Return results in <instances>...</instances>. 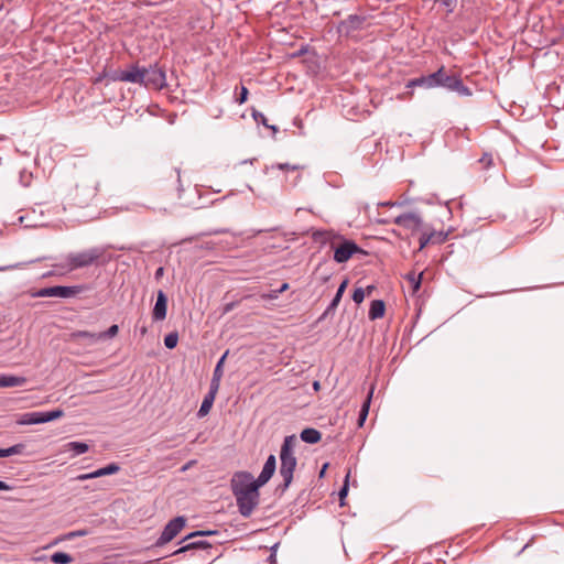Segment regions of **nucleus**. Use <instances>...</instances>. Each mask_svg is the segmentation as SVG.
<instances>
[{
    "label": "nucleus",
    "mask_w": 564,
    "mask_h": 564,
    "mask_svg": "<svg viewBox=\"0 0 564 564\" xmlns=\"http://www.w3.org/2000/svg\"><path fill=\"white\" fill-rule=\"evenodd\" d=\"M258 481L249 471H237L230 479V489L236 498L239 513L249 518L260 502Z\"/></svg>",
    "instance_id": "obj_1"
},
{
    "label": "nucleus",
    "mask_w": 564,
    "mask_h": 564,
    "mask_svg": "<svg viewBox=\"0 0 564 564\" xmlns=\"http://www.w3.org/2000/svg\"><path fill=\"white\" fill-rule=\"evenodd\" d=\"M294 445L295 436L290 435L284 438L281 446L279 473L283 479V484H281L279 488L282 491H285L290 487L293 480V473L297 464L296 457L294 455Z\"/></svg>",
    "instance_id": "obj_2"
},
{
    "label": "nucleus",
    "mask_w": 564,
    "mask_h": 564,
    "mask_svg": "<svg viewBox=\"0 0 564 564\" xmlns=\"http://www.w3.org/2000/svg\"><path fill=\"white\" fill-rule=\"evenodd\" d=\"M431 88L444 87L451 91H456L459 96H470L471 90L464 85L463 80L456 75H448L442 66L436 72L429 75Z\"/></svg>",
    "instance_id": "obj_3"
},
{
    "label": "nucleus",
    "mask_w": 564,
    "mask_h": 564,
    "mask_svg": "<svg viewBox=\"0 0 564 564\" xmlns=\"http://www.w3.org/2000/svg\"><path fill=\"white\" fill-rule=\"evenodd\" d=\"M108 250V247L97 246L80 252H72L66 257L68 270H77L89 267L102 259Z\"/></svg>",
    "instance_id": "obj_4"
},
{
    "label": "nucleus",
    "mask_w": 564,
    "mask_h": 564,
    "mask_svg": "<svg viewBox=\"0 0 564 564\" xmlns=\"http://www.w3.org/2000/svg\"><path fill=\"white\" fill-rule=\"evenodd\" d=\"M332 249L334 250V260L337 263L347 262L356 253H364V250L355 241L346 239L344 236L343 239H338Z\"/></svg>",
    "instance_id": "obj_5"
},
{
    "label": "nucleus",
    "mask_w": 564,
    "mask_h": 564,
    "mask_svg": "<svg viewBox=\"0 0 564 564\" xmlns=\"http://www.w3.org/2000/svg\"><path fill=\"white\" fill-rule=\"evenodd\" d=\"M85 288L83 285H55L40 289L35 292L34 296L36 297H62L69 299L77 294H79Z\"/></svg>",
    "instance_id": "obj_6"
},
{
    "label": "nucleus",
    "mask_w": 564,
    "mask_h": 564,
    "mask_svg": "<svg viewBox=\"0 0 564 564\" xmlns=\"http://www.w3.org/2000/svg\"><path fill=\"white\" fill-rule=\"evenodd\" d=\"M142 85L147 88L161 90L166 86L165 72L156 64L149 68L143 67V80Z\"/></svg>",
    "instance_id": "obj_7"
},
{
    "label": "nucleus",
    "mask_w": 564,
    "mask_h": 564,
    "mask_svg": "<svg viewBox=\"0 0 564 564\" xmlns=\"http://www.w3.org/2000/svg\"><path fill=\"white\" fill-rule=\"evenodd\" d=\"M185 523H186V519L182 516H178V517L170 520L165 524L155 545L162 546V545L169 543L170 541H172L181 532V530L185 527Z\"/></svg>",
    "instance_id": "obj_8"
},
{
    "label": "nucleus",
    "mask_w": 564,
    "mask_h": 564,
    "mask_svg": "<svg viewBox=\"0 0 564 564\" xmlns=\"http://www.w3.org/2000/svg\"><path fill=\"white\" fill-rule=\"evenodd\" d=\"M393 223L405 229L415 231L419 230L422 225V218L416 213H405L397 216Z\"/></svg>",
    "instance_id": "obj_9"
},
{
    "label": "nucleus",
    "mask_w": 564,
    "mask_h": 564,
    "mask_svg": "<svg viewBox=\"0 0 564 564\" xmlns=\"http://www.w3.org/2000/svg\"><path fill=\"white\" fill-rule=\"evenodd\" d=\"M312 238L322 246L329 245L330 248H334L338 239H343V236L335 230H315L312 234Z\"/></svg>",
    "instance_id": "obj_10"
},
{
    "label": "nucleus",
    "mask_w": 564,
    "mask_h": 564,
    "mask_svg": "<svg viewBox=\"0 0 564 564\" xmlns=\"http://www.w3.org/2000/svg\"><path fill=\"white\" fill-rule=\"evenodd\" d=\"M365 18L358 14H350L347 19L343 20L338 25V32L349 35L354 31L361 29Z\"/></svg>",
    "instance_id": "obj_11"
},
{
    "label": "nucleus",
    "mask_w": 564,
    "mask_h": 564,
    "mask_svg": "<svg viewBox=\"0 0 564 564\" xmlns=\"http://www.w3.org/2000/svg\"><path fill=\"white\" fill-rule=\"evenodd\" d=\"M64 415V411L55 409L52 411H33L31 412V420L33 424H43L54 420H57Z\"/></svg>",
    "instance_id": "obj_12"
},
{
    "label": "nucleus",
    "mask_w": 564,
    "mask_h": 564,
    "mask_svg": "<svg viewBox=\"0 0 564 564\" xmlns=\"http://www.w3.org/2000/svg\"><path fill=\"white\" fill-rule=\"evenodd\" d=\"M167 312V296L162 291L159 290L156 294V302L154 304L153 311H152V318L155 322H160L165 319Z\"/></svg>",
    "instance_id": "obj_13"
},
{
    "label": "nucleus",
    "mask_w": 564,
    "mask_h": 564,
    "mask_svg": "<svg viewBox=\"0 0 564 564\" xmlns=\"http://www.w3.org/2000/svg\"><path fill=\"white\" fill-rule=\"evenodd\" d=\"M275 469H276V458L274 455L271 454L267 458L260 475L256 479L258 481V486H264L271 479Z\"/></svg>",
    "instance_id": "obj_14"
},
{
    "label": "nucleus",
    "mask_w": 564,
    "mask_h": 564,
    "mask_svg": "<svg viewBox=\"0 0 564 564\" xmlns=\"http://www.w3.org/2000/svg\"><path fill=\"white\" fill-rule=\"evenodd\" d=\"M118 79L121 82L142 85L143 68H140L138 66H132L130 69L121 70L120 74L118 75Z\"/></svg>",
    "instance_id": "obj_15"
},
{
    "label": "nucleus",
    "mask_w": 564,
    "mask_h": 564,
    "mask_svg": "<svg viewBox=\"0 0 564 564\" xmlns=\"http://www.w3.org/2000/svg\"><path fill=\"white\" fill-rule=\"evenodd\" d=\"M26 383V378L8 373L0 375V388L22 387Z\"/></svg>",
    "instance_id": "obj_16"
},
{
    "label": "nucleus",
    "mask_w": 564,
    "mask_h": 564,
    "mask_svg": "<svg viewBox=\"0 0 564 564\" xmlns=\"http://www.w3.org/2000/svg\"><path fill=\"white\" fill-rule=\"evenodd\" d=\"M348 285V280L345 279L338 286L337 289V292L335 294V296L333 297L332 302L329 303V305L327 306V308L325 310L324 312V316L330 314L332 312H334L336 310V307L338 306L339 302L341 301V297L346 291V288Z\"/></svg>",
    "instance_id": "obj_17"
},
{
    "label": "nucleus",
    "mask_w": 564,
    "mask_h": 564,
    "mask_svg": "<svg viewBox=\"0 0 564 564\" xmlns=\"http://www.w3.org/2000/svg\"><path fill=\"white\" fill-rule=\"evenodd\" d=\"M73 340L85 339L89 345H94L101 340L100 333H91L88 330H76L70 334Z\"/></svg>",
    "instance_id": "obj_18"
},
{
    "label": "nucleus",
    "mask_w": 564,
    "mask_h": 564,
    "mask_svg": "<svg viewBox=\"0 0 564 564\" xmlns=\"http://www.w3.org/2000/svg\"><path fill=\"white\" fill-rule=\"evenodd\" d=\"M210 547H212V544L209 542H207L205 540H197V541H193V542H189V543L181 546L180 549L174 551L172 553V555H178L181 553H184V552H187L191 550H207Z\"/></svg>",
    "instance_id": "obj_19"
},
{
    "label": "nucleus",
    "mask_w": 564,
    "mask_h": 564,
    "mask_svg": "<svg viewBox=\"0 0 564 564\" xmlns=\"http://www.w3.org/2000/svg\"><path fill=\"white\" fill-rule=\"evenodd\" d=\"M386 305L382 300H373L370 304L368 316L371 321L381 318L384 315Z\"/></svg>",
    "instance_id": "obj_20"
},
{
    "label": "nucleus",
    "mask_w": 564,
    "mask_h": 564,
    "mask_svg": "<svg viewBox=\"0 0 564 564\" xmlns=\"http://www.w3.org/2000/svg\"><path fill=\"white\" fill-rule=\"evenodd\" d=\"M301 440L307 444H316L321 441L322 434L319 431L313 427L304 429L301 432Z\"/></svg>",
    "instance_id": "obj_21"
},
{
    "label": "nucleus",
    "mask_w": 564,
    "mask_h": 564,
    "mask_svg": "<svg viewBox=\"0 0 564 564\" xmlns=\"http://www.w3.org/2000/svg\"><path fill=\"white\" fill-rule=\"evenodd\" d=\"M214 401H215V397H213L212 393H207L203 399L200 408L198 409L197 416L198 417L206 416L208 414V412L210 411V409L214 404Z\"/></svg>",
    "instance_id": "obj_22"
},
{
    "label": "nucleus",
    "mask_w": 564,
    "mask_h": 564,
    "mask_svg": "<svg viewBox=\"0 0 564 564\" xmlns=\"http://www.w3.org/2000/svg\"><path fill=\"white\" fill-rule=\"evenodd\" d=\"M25 445L22 443L14 444L8 448H0V458L13 455H20L24 452Z\"/></svg>",
    "instance_id": "obj_23"
},
{
    "label": "nucleus",
    "mask_w": 564,
    "mask_h": 564,
    "mask_svg": "<svg viewBox=\"0 0 564 564\" xmlns=\"http://www.w3.org/2000/svg\"><path fill=\"white\" fill-rule=\"evenodd\" d=\"M67 447L75 456L82 455L88 451V444L84 442H69Z\"/></svg>",
    "instance_id": "obj_24"
},
{
    "label": "nucleus",
    "mask_w": 564,
    "mask_h": 564,
    "mask_svg": "<svg viewBox=\"0 0 564 564\" xmlns=\"http://www.w3.org/2000/svg\"><path fill=\"white\" fill-rule=\"evenodd\" d=\"M422 276H423L422 272L419 274H416L415 272H410L406 274L405 278L410 282L413 292H416L420 290L421 283H422Z\"/></svg>",
    "instance_id": "obj_25"
},
{
    "label": "nucleus",
    "mask_w": 564,
    "mask_h": 564,
    "mask_svg": "<svg viewBox=\"0 0 564 564\" xmlns=\"http://www.w3.org/2000/svg\"><path fill=\"white\" fill-rule=\"evenodd\" d=\"M51 561L55 564H69L73 557L65 552H55L51 555Z\"/></svg>",
    "instance_id": "obj_26"
},
{
    "label": "nucleus",
    "mask_w": 564,
    "mask_h": 564,
    "mask_svg": "<svg viewBox=\"0 0 564 564\" xmlns=\"http://www.w3.org/2000/svg\"><path fill=\"white\" fill-rule=\"evenodd\" d=\"M273 169H278V170H281V171H286V172H290V171H299L301 169L300 165H295V164H290V163H276V164H272L271 166H265V170L264 172L268 173L269 170H273Z\"/></svg>",
    "instance_id": "obj_27"
},
{
    "label": "nucleus",
    "mask_w": 564,
    "mask_h": 564,
    "mask_svg": "<svg viewBox=\"0 0 564 564\" xmlns=\"http://www.w3.org/2000/svg\"><path fill=\"white\" fill-rule=\"evenodd\" d=\"M371 394H372V392L369 393L368 398L366 399V401L364 402V404H362V406L360 409L359 417H358V424L360 426L364 424V422L367 419V415H368V412H369V406H370Z\"/></svg>",
    "instance_id": "obj_28"
},
{
    "label": "nucleus",
    "mask_w": 564,
    "mask_h": 564,
    "mask_svg": "<svg viewBox=\"0 0 564 564\" xmlns=\"http://www.w3.org/2000/svg\"><path fill=\"white\" fill-rule=\"evenodd\" d=\"M228 356V350L219 358L213 372V377L221 379L224 375V362Z\"/></svg>",
    "instance_id": "obj_29"
},
{
    "label": "nucleus",
    "mask_w": 564,
    "mask_h": 564,
    "mask_svg": "<svg viewBox=\"0 0 564 564\" xmlns=\"http://www.w3.org/2000/svg\"><path fill=\"white\" fill-rule=\"evenodd\" d=\"M252 117H253V119H254L258 123H262L264 127H267V128L271 129L273 132H276V131H278L276 126H270V124L268 123V120H267L265 116H264L262 112H260V111H256V110H254V111L252 112Z\"/></svg>",
    "instance_id": "obj_30"
},
{
    "label": "nucleus",
    "mask_w": 564,
    "mask_h": 564,
    "mask_svg": "<svg viewBox=\"0 0 564 564\" xmlns=\"http://www.w3.org/2000/svg\"><path fill=\"white\" fill-rule=\"evenodd\" d=\"M178 343V334L176 332H172L164 337V345L167 349H173L177 346Z\"/></svg>",
    "instance_id": "obj_31"
},
{
    "label": "nucleus",
    "mask_w": 564,
    "mask_h": 564,
    "mask_svg": "<svg viewBox=\"0 0 564 564\" xmlns=\"http://www.w3.org/2000/svg\"><path fill=\"white\" fill-rule=\"evenodd\" d=\"M409 87H415V86H421V87H425V88H431V82L429 80V75L427 76H421L419 78H414L412 79L409 84H408Z\"/></svg>",
    "instance_id": "obj_32"
},
{
    "label": "nucleus",
    "mask_w": 564,
    "mask_h": 564,
    "mask_svg": "<svg viewBox=\"0 0 564 564\" xmlns=\"http://www.w3.org/2000/svg\"><path fill=\"white\" fill-rule=\"evenodd\" d=\"M429 236H431L432 238V243H442L446 240L447 238V234L444 232V231H436V230H433L431 232H429Z\"/></svg>",
    "instance_id": "obj_33"
},
{
    "label": "nucleus",
    "mask_w": 564,
    "mask_h": 564,
    "mask_svg": "<svg viewBox=\"0 0 564 564\" xmlns=\"http://www.w3.org/2000/svg\"><path fill=\"white\" fill-rule=\"evenodd\" d=\"M349 473H347L346 477H345V480H344V485L343 487L340 488L339 492H338V496H339V499H340V505L343 506L344 505V499L346 498L347 494H348V489H349Z\"/></svg>",
    "instance_id": "obj_34"
},
{
    "label": "nucleus",
    "mask_w": 564,
    "mask_h": 564,
    "mask_svg": "<svg viewBox=\"0 0 564 564\" xmlns=\"http://www.w3.org/2000/svg\"><path fill=\"white\" fill-rule=\"evenodd\" d=\"M119 332L118 325H111L106 332L100 333L101 340L115 337Z\"/></svg>",
    "instance_id": "obj_35"
},
{
    "label": "nucleus",
    "mask_w": 564,
    "mask_h": 564,
    "mask_svg": "<svg viewBox=\"0 0 564 564\" xmlns=\"http://www.w3.org/2000/svg\"><path fill=\"white\" fill-rule=\"evenodd\" d=\"M120 470V466L116 463H111L105 467H101V471L104 476L113 475Z\"/></svg>",
    "instance_id": "obj_36"
},
{
    "label": "nucleus",
    "mask_w": 564,
    "mask_h": 564,
    "mask_svg": "<svg viewBox=\"0 0 564 564\" xmlns=\"http://www.w3.org/2000/svg\"><path fill=\"white\" fill-rule=\"evenodd\" d=\"M366 296V291L362 288H356L352 293V301L356 304H360Z\"/></svg>",
    "instance_id": "obj_37"
},
{
    "label": "nucleus",
    "mask_w": 564,
    "mask_h": 564,
    "mask_svg": "<svg viewBox=\"0 0 564 564\" xmlns=\"http://www.w3.org/2000/svg\"><path fill=\"white\" fill-rule=\"evenodd\" d=\"M213 534H216V531H212V530L194 531V532L189 533L187 536H185L183 541H186V540H189V539H194V538H197V536H207V535H213Z\"/></svg>",
    "instance_id": "obj_38"
},
{
    "label": "nucleus",
    "mask_w": 564,
    "mask_h": 564,
    "mask_svg": "<svg viewBox=\"0 0 564 564\" xmlns=\"http://www.w3.org/2000/svg\"><path fill=\"white\" fill-rule=\"evenodd\" d=\"M101 471V468L95 470V471H91V473H88V474H83V475H79L77 477L78 480H87V479H94V478H98V477H102V473Z\"/></svg>",
    "instance_id": "obj_39"
},
{
    "label": "nucleus",
    "mask_w": 564,
    "mask_h": 564,
    "mask_svg": "<svg viewBox=\"0 0 564 564\" xmlns=\"http://www.w3.org/2000/svg\"><path fill=\"white\" fill-rule=\"evenodd\" d=\"M220 380H221V379H218V378L213 377V378H212V381H210V386H209V391H208V393H212V394H213V397H215V398H216V394H217V392H218V390H219Z\"/></svg>",
    "instance_id": "obj_40"
},
{
    "label": "nucleus",
    "mask_w": 564,
    "mask_h": 564,
    "mask_svg": "<svg viewBox=\"0 0 564 564\" xmlns=\"http://www.w3.org/2000/svg\"><path fill=\"white\" fill-rule=\"evenodd\" d=\"M19 425H32L31 412L23 413L17 420Z\"/></svg>",
    "instance_id": "obj_41"
},
{
    "label": "nucleus",
    "mask_w": 564,
    "mask_h": 564,
    "mask_svg": "<svg viewBox=\"0 0 564 564\" xmlns=\"http://www.w3.org/2000/svg\"><path fill=\"white\" fill-rule=\"evenodd\" d=\"M248 94H249L248 88L245 86H241L240 94H239V96L236 97V101L239 105L245 104L247 101Z\"/></svg>",
    "instance_id": "obj_42"
},
{
    "label": "nucleus",
    "mask_w": 564,
    "mask_h": 564,
    "mask_svg": "<svg viewBox=\"0 0 564 564\" xmlns=\"http://www.w3.org/2000/svg\"><path fill=\"white\" fill-rule=\"evenodd\" d=\"M436 2H440L443 7L447 9L448 12H453L456 0H435Z\"/></svg>",
    "instance_id": "obj_43"
},
{
    "label": "nucleus",
    "mask_w": 564,
    "mask_h": 564,
    "mask_svg": "<svg viewBox=\"0 0 564 564\" xmlns=\"http://www.w3.org/2000/svg\"><path fill=\"white\" fill-rule=\"evenodd\" d=\"M432 238L431 236H429V234L424 232L421 237H420V250L424 249L429 243H432Z\"/></svg>",
    "instance_id": "obj_44"
},
{
    "label": "nucleus",
    "mask_w": 564,
    "mask_h": 564,
    "mask_svg": "<svg viewBox=\"0 0 564 564\" xmlns=\"http://www.w3.org/2000/svg\"><path fill=\"white\" fill-rule=\"evenodd\" d=\"M278 297L279 292L276 290H271L269 293L262 295V299L265 300H276Z\"/></svg>",
    "instance_id": "obj_45"
},
{
    "label": "nucleus",
    "mask_w": 564,
    "mask_h": 564,
    "mask_svg": "<svg viewBox=\"0 0 564 564\" xmlns=\"http://www.w3.org/2000/svg\"><path fill=\"white\" fill-rule=\"evenodd\" d=\"M87 534L86 530H77L68 533V538H75V536H85Z\"/></svg>",
    "instance_id": "obj_46"
},
{
    "label": "nucleus",
    "mask_w": 564,
    "mask_h": 564,
    "mask_svg": "<svg viewBox=\"0 0 564 564\" xmlns=\"http://www.w3.org/2000/svg\"><path fill=\"white\" fill-rule=\"evenodd\" d=\"M11 489H12V487L9 484H7L6 481L0 480V490L9 491Z\"/></svg>",
    "instance_id": "obj_47"
},
{
    "label": "nucleus",
    "mask_w": 564,
    "mask_h": 564,
    "mask_svg": "<svg viewBox=\"0 0 564 564\" xmlns=\"http://www.w3.org/2000/svg\"><path fill=\"white\" fill-rule=\"evenodd\" d=\"M382 206H390V207H393V206H402V203H399V202H384V203H381Z\"/></svg>",
    "instance_id": "obj_48"
},
{
    "label": "nucleus",
    "mask_w": 564,
    "mask_h": 564,
    "mask_svg": "<svg viewBox=\"0 0 564 564\" xmlns=\"http://www.w3.org/2000/svg\"><path fill=\"white\" fill-rule=\"evenodd\" d=\"M21 265H22L21 263H17V264L8 265V267H1L0 271H6L9 269H17V268H20Z\"/></svg>",
    "instance_id": "obj_49"
},
{
    "label": "nucleus",
    "mask_w": 564,
    "mask_h": 564,
    "mask_svg": "<svg viewBox=\"0 0 564 564\" xmlns=\"http://www.w3.org/2000/svg\"><path fill=\"white\" fill-rule=\"evenodd\" d=\"M289 289V283H283L279 289H276V291L279 292V294H281L282 292L286 291Z\"/></svg>",
    "instance_id": "obj_50"
},
{
    "label": "nucleus",
    "mask_w": 564,
    "mask_h": 564,
    "mask_svg": "<svg viewBox=\"0 0 564 564\" xmlns=\"http://www.w3.org/2000/svg\"><path fill=\"white\" fill-rule=\"evenodd\" d=\"M268 562H269L270 564H274V563L276 562V555H275V553H271V554L269 555V557H268Z\"/></svg>",
    "instance_id": "obj_51"
},
{
    "label": "nucleus",
    "mask_w": 564,
    "mask_h": 564,
    "mask_svg": "<svg viewBox=\"0 0 564 564\" xmlns=\"http://www.w3.org/2000/svg\"><path fill=\"white\" fill-rule=\"evenodd\" d=\"M164 269L162 267L158 268L155 271V278L159 279L163 275Z\"/></svg>",
    "instance_id": "obj_52"
},
{
    "label": "nucleus",
    "mask_w": 564,
    "mask_h": 564,
    "mask_svg": "<svg viewBox=\"0 0 564 564\" xmlns=\"http://www.w3.org/2000/svg\"><path fill=\"white\" fill-rule=\"evenodd\" d=\"M195 463H196L195 460H191V462H188L186 465H184V466L182 467V470H183V471L187 470V469H188L191 466H193Z\"/></svg>",
    "instance_id": "obj_53"
},
{
    "label": "nucleus",
    "mask_w": 564,
    "mask_h": 564,
    "mask_svg": "<svg viewBox=\"0 0 564 564\" xmlns=\"http://www.w3.org/2000/svg\"><path fill=\"white\" fill-rule=\"evenodd\" d=\"M480 161H481V162H484V163H485V162H486V163H490V161H491V156H490V155L485 154Z\"/></svg>",
    "instance_id": "obj_54"
},
{
    "label": "nucleus",
    "mask_w": 564,
    "mask_h": 564,
    "mask_svg": "<svg viewBox=\"0 0 564 564\" xmlns=\"http://www.w3.org/2000/svg\"><path fill=\"white\" fill-rule=\"evenodd\" d=\"M319 387H321V384H319V382H318V381H314V382H313V388H314V390H315V391H318V390H319Z\"/></svg>",
    "instance_id": "obj_55"
},
{
    "label": "nucleus",
    "mask_w": 564,
    "mask_h": 564,
    "mask_svg": "<svg viewBox=\"0 0 564 564\" xmlns=\"http://www.w3.org/2000/svg\"><path fill=\"white\" fill-rule=\"evenodd\" d=\"M278 546H279V543H275V544L271 547V553H275V552H276Z\"/></svg>",
    "instance_id": "obj_56"
},
{
    "label": "nucleus",
    "mask_w": 564,
    "mask_h": 564,
    "mask_svg": "<svg viewBox=\"0 0 564 564\" xmlns=\"http://www.w3.org/2000/svg\"><path fill=\"white\" fill-rule=\"evenodd\" d=\"M373 289H375V288H373L372 285H369V286L367 288V293H368V295H369V294H371V292H372V290H373Z\"/></svg>",
    "instance_id": "obj_57"
},
{
    "label": "nucleus",
    "mask_w": 564,
    "mask_h": 564,
    "mask_svg": "<svg viewBox=\"0 0 564 564\" xmlns=\"http://www.w3.org/2000/svg\"><path fill=\"white\" fill-rule=\"evenodd\" d=\"M326 467H327V464L324 465V467H323V469L321 471V477L324 475Z\"/></svg>",
    "instance_id": "obj_58"
},
{
    "label": "nucleus",
    "mask_w": 564,
    "mask_h": 564,
    "mask_svg": "<svg viewBox=\"0 0 564 564\" xmlns=\"http://www.w3.org/2000/svg\"><path fill=\"white\" fill-rule=\"evenodd\" d=\"M147 333V328L145 327H142L141 328V334L144 335Z\"/></svg>",
    "instance_id": "obj_59"
},
{
    "label": "nucleus",
    "mask_w": 564,
    "mask_h": 564,
    "mask_svg": "<svg viewBox=\"0 0 564 564\" xmlns=\"http://www.w3.org/2000/svg\"><path fill=\"white\" fill-rule=\"evenodd\" d=\"M19 220H20V223H21V224H23V221H24V217H23V216H21V217L19 218Z\"/></svg>",
    "instance_id": "obj_60"
},
{
    "label": "nucleus",
    "mask_w": 564,
    "mask_h": 564,
    "mask_svg": "<svg viewBox=\"0 0 564 564\" xmlns=\"http://www.w3.org/2000/svg\"><path fill=\"white\" fill-rule=\"evenodd\" d=\"M41 259H36V260H31L29 263H34L36 261H40Z\"/></svg>",
    "instance_id": "obj_61"
},
{
    "label": "nucleus",
    "mask_w": 564,
    "mask_h": 564,
    "mask_svg": "<svg viewBox=\"0 0 564 564\" xmlns=\"http://www.w3.org/2000/svg\"><path fill=\"white\" fill-rule=\"evenodd\" d=\"M52 274H53V272H48V273L44 274V276H50Z\"/></svg>",
    "instance_id": "obj_62"
},
{
    "label": "nucleus",
    "mask_w": 564,
    "mask_h": 564,
    "mask_svg": "<svg viewBox=\"0 0 564 564\" xmlns=\"http://www.w3.org/2000/svg\"><path fill=\"white\" fill-rule=\"evenodd\" d=\"M24 226H25V227H33L34 225L25 224Z\"/></svg>",
    "instance_id": "obj_63"
}]
</instances>
